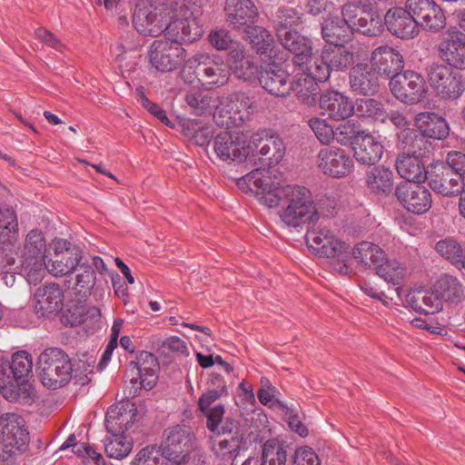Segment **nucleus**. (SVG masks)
<instances>
[{"label":"nucleus","mask_w":465,"mask_h":465,"mask_svg":"<svg viewBox=\"0 0 465 465\" xmlns=\"http://www.w3.org/2000/svg\"><path fill=\"white\" fill-rule=\"evenodd\" d=\"M238 184L260 195L261 203L273 208L282 203L281 220L289 227L314 224L319 219L311 191L305 186L283 184L282 175L257 168L242 176Z\"/></svg>","instance_id":"1"},{"label":"nucleus","mask_w":465,"mask_h":465,"mask_svg":"<svg viewBox=\"0 0 465 465\" xmlns=\"http://www.w3.org/2000/svg\"><path fill=\"white\" fill-rule=\"evenodd\" d=\"M197 14L198 0L140 3L135 7L133 24L143 35L156 37L164 33L167 37L195 41L203 33L196 20Z\"/></svg>","instance_id":"2"},{"label":"nucleus","mask_w":465,"mask_h":465,"mask_svg":"<svg viewBox=\"0 0 465 465\" xmlns=\"http://www.w3.org/2000/svg\"><path fill=\"white\" fill-rule=\"evenodd\" d=\"M32 368V357L25 351L15 352L11 361L6 357L0 356V393L5 400L25 403L32 401L34 390L25 381Z\"/></svg>","instance_id":"3"},{"label":"nucleus","mask_w":465,"mask_h":465,"mask_svg":"<svg viewBox=\"0 0 465 465\" xmlns=\"http://www.w3.org/2000/svg\"><path fill=\"white\" fill-rule=\"evenodd\" d=\"M254 98L244 92H234L219 100L213 120L220 127L240 126L251 119L256 110Z\"/></svg>","instance_id":"4"},{"label":"nucleus","mask_w":465,"mask_h":465,"mask_svg":"<svg viewBox=\"0 0 465 465\" xmlns=\"http://www.w3.org/2000/svg\"><path fill=\"white\" fill-rule=\"evenodd\" d=\"M39 377L43 385L56 390L72 378L73 364L69 356L59 348H47L38 358Z\"/></svg>","instance_id":"5"},{"label":"nucleus","mask_w":465,"mask_h":465,"mask_svg":"<svg viewBox=\"0 0 465 465\" xmlns=\"http://www.w3.org/2000/svg\"><path fill=\"white\" fill-rule=\"evenodd\" d=\"M167 38V40L153 41L148 50L150 64L161 73L173 72L183 64L186 58V52L181 42H191L183 38Z\"/></svg>","instance_id":"6"},{"label":"nucleus","mask_w":465,"mask_h":465,"mask_svg":"<svg viewBox=\"0 0 465 465\" xmlns=\"http://www.w3.org/2000/svg\"><path fill=\"white\" fill-rule=\"evenodd\" d=\"M195 68L185 67L182 72L183 80L193 84L196 82L210 86L221 87L225 85L231 76V67L222 59H212L209 56H202Z\"/></svg>","instance_id":"7"},{"label":"nucleus","mask_w":465,"mask_h":465,"mask_svg":"<svg viewBox=\"0 0 465 465\" xmlns=\"http://www.w3.org/2000/svg\"><path fill=\"white\" fill-rule=\"evenodd\" d=\"M164 436L161 450L165 455V459L176 465L184 463L196 449V437L189 426L170 427L165 430Z\"/></svg>","instance_id":"8"},{"label":"nucleus","mask_w":465,"mask_h":465,"mask_svg":"<svg viewBox=\"0 0 465 465\" xmlns=\"http://www.w3.org/2000/svg\"><path fill=\"white\" fill-rule=\"evenodd\" d=\"M406 138L412 140L410 144L411 149L407 154L403 153L399 155L396 162V169L398 173L406 180L405 183H418L424 182L429 175V171H426L420 157L425 154L422 152L428 149L427 141L422 137H417L411 131H407L405 134Z\"/></svg>","instance_id":"9"},{"label":"nucleus","mask_w":465,"mask_h":465,"mask_svg":"<svg viewBox=\"0 0 465 465\" xmlns=\"http://www.w3.org/2000/svg\"><path fill=\"white\" fill-rule=\"evenodd\" d=\"M46 241L42 231L31 230L25 241L20 262L24 272L30 282L39 281L44 273L45 261Z\"/></svg>","instance_id":"10"},{"label":"nucleus","mask_w":465,"mask_h":465,"mask_svg":"<svg viewBox=\"0 0 465 465\" xmlns=\"http://www.w3.org/2000/svg\"><path fill=\"white\" fill-rule=\"evenodd\" d=\"M390 89L393 96L407 104H416L421 102L426 95V87L423 77L412 71L402 70L394 74L390 81Z\"/></svg>","instance_id":"11"},{"label":"nucleus","mask_w":465,"mask_h":465,"mask_svg":"<svg viewBox=\"0 0 465 465\" xmlns=\"http://www.w3.org/2000/svg\"><path fill=\"white\" fill-rule=\"evenodd\" d=\"M428 79L430 87L440 99L456 100L465 91L462 76L444 64L432 65Z\"/></svg>","instance_id":"12"},{"label":"nucleus","mask_w":465,"mask_h":465,"mask_svg":"<svg viewBox=\"0 0 465 465\" xmlns=\"http://www.w3.org/2000/svg\"><path fill=\"white\" fill-rule=\"evenodd\" d=\"M30 441L29 431L25 419L15 412L0 416V445L26 451Z\"/></svg>","instance_id":"13"},{"label":"nucleus","mask_w":465,"mask_h":465,"mask_svg":"<svg viewBox=\"0 0 465 465\" xmlns=\"http://www.w3.org/2000/svg\"><path fill=\"white\" fill-rule=\"evenodd\" d=\"M54 254L45 262V268L54 276L72 273L82 259L81 249L64 239L54 241Z\"/></svg>","instance_id":"14"},{"label":"nucleus","mask_w":465,"mask_h":465,"mask_svg":"<svg viewBox=\"0 0 465 465\" xmlns=\"http://www.w3.org/2000/svg\"><path fill=\"white\" fill-rule=\"evenodd\" d=\"M276 36L281 45L293 54V64L299 69L312 60V42L308 37L287 26H279Z\"/></svg>","instance_id":"15"},{"label":"nucleus","mask_w":465,"mask_h":465,"mask_svg":"<svg viewBox=\"0 0 465 465\" xmlns=\"http://www.w3.org/2000/svg\"><path fill=\"white\" fill-rule=\"evenodd\" d=\"M308 247L320 257L343 256L349 249V245L340 241L328 229L313 227L309 229L305 235Z\"/></svg>","instance_id":"16"},{"label":"nucleus","mask_w":465,"mask_h":465,"mask_svg":"<svg viewBox=\"0 0 465 465\" xmlns=\"http://www.w3.org/2000/svg\"><path fill=\"white\" fill-rule=\"evenodd\" d=\"M317 166L324 175L332 178H343L352 172L354 163L351 157L344 150L331 146L319 151Z\"/></svg>","instance_id":"17"},{"label":"nucleus","mask_w":465,"mask_h":465,"mask_svg":"<svg viewBox=\"0 0 465 465\" xmlns=\"http://www.w3.org/2000/svg\"><path fill=\"white\" fill-rule=\"evenodd\" d=\"M395 195L400 203L414 214H424L431 208V193L420 183H401L396 187Z\"/></svg>","instance_id":"18"},{"label":"nucleus","mask_w":465,"mask_h":465,"mask_svg":"<svg viewBox=\"0 0 465 465\" xmlns=\"http://www.w3.org/2000/svg\"><path fill=\"white\" fill-rule=\"evenodd\" d=\"M428 181L430 187L443 196L460 194L464 189V182L456 175L445 163L437 162L430 164Z\"/></svg>","instance_id":"19"},{"label":"nucleus","mask_w":465,"mask_h":465,"mask_svg":"<svg viewBox=\"0 0 465 465\" xmlns=\"http://www.w3.org/2000/svg\"><path fill=\"white\" fill-rule=\"evenodd\" d=\"M224 12L229 26L238 31L254 25L259 17V10L251 0H226Z\"/></svg>","instance_id":"20"},{"label":"nucleus","mask_w":465,"mask_h":465,"mask_svg":"<svg viewBox=\"0 0 465 465\" xmlns=\"http://www.w3.org/2000/svg\"><path fill=\"white\" fill-rule=\"evenodd\" d=\"M251 143L255 146L257 153L262 157L268 166L277 165L285 155V144L283 140L270 131L263 130L253 134Z\"/></svg>","instance_id":"21"},{"label":"nucleus","mask_w":465,"mask_h":465,"mask_svg":"<svg viewBox=\"0 0 465 465\" xmlns=\"http://www.w3.org/2000/svg\"><path fill=\"white\" fill-rule=\"evenodd\" d=\"M158 361L153 353L140 352L136 361H132L127 373L133 384L139 383L141 387L149 391L153 388L157 381Z\"/></svg>","instance_id":"22"},{"label":"nucleus","mask_w":465,"mask_h":465,"mask_svg":"<svg viewBox=\"0 0 465 465\" xmlns=\"http://www.w3.org/2000/svg\"><path fill=\"white\" fill-rule=\"evenodd\" d=\"M213 151L224 162H242L249 155L250 147L240 136L224 131L214 136Z\"/></svg>","instance_id":"23"},{"label":"nucleus","mask_w":465,"mask_h":465,"mask_svg":"<svg viewBox=\"0 0 465 465\" xmlns=\"http://www.w3.org/2000/svg\"><path fill=\"white\" fill-rule=\"evenodd\" d=\"M371 66L377 75L386 78L392 77L403 69L404 59L398 50L388 45H381L372 52Z\"/></svg>","instance_id":"24"},{"label":"nucleus","mask_w":465,"mask_h":465,"mask_svg":"<svg viewBox=\"0 0 465 465\" xmlns=\"http://www.w3.org/2000/svg\"><path fill=\"white\" fill-rule=\"evenodd\" d=\"M349 84L352 93L357 95L371 96L379 92V78L367 64H355L349 74Z\"/></svg>","instance_id":"25"},{"label":"nucleus","mask_w":465,"mask_h":465,"mask_svg":"<svg viewBox=\"0 0 465 465\" xmlns=\"http://www.w3.org/2000/svg\"><path fill=\"white\" fill-rule=\"evenodd\" d=\"M387 29L400 38H413L419 33L416 20L410 14L408 8H391L384 16Z\"/></svg>","instance_id":"26"},{"label":"nucleus","mask_w":465,"mask_h":465,"mask_svg":"<svg viewBox=\"0 0 465 465\" xmlns=\"http://www.w3.org/2000/svg\"><path fill=\"white\" fill-rule=\"evenodd\" d=\"M440 57L450 66L465 69V34L450 32L439 45Z\"/></svg>","instance_id":"27"},{"label":"nucleus","mask_w":465,"mask_h":465,"mask_svg":"<svg viewBox=\"0 0 465 465\" xmlns=\"http://www.w3.org/2000/svg\"><path fill=\"white\" fill-rule=\"evenodd\" d=\"M320 107L331 118L341 121L353 114L355 106L351 100L338 91H326L320 99Z\"/></svg>","instance_id":"28"},{"label":"nucleus","mask_w":465,"mask_h":465,"mask_svg":"<svg viewBox=\"0 0 465 465\" xmlns=\"http://www.w3.org/2000/svg\"><path fill=\"white\" fill-rule=\"evenodd\" d=\"M35 310L41 317H48L62 309L64 292L56 283H51L38 288L34 296Z\"/></svg>","instance_id":"29"},{"label":"nucleus","mask_w":465,"mask_h":465,"mask_svg":"<svg viewBox=\"0 0 465 465\" xmlns=\"http://www.w3.org/2000/svg\"><path fill=\"white\" fill-rule=\"evenodd\" d=\"M259 81L262 86L272 95L286 96L291 93L289 74L275 64L261 72Z\"/></svg>","instance_id":"30"},{"label":"nucleus","mask_w":465,"mask_h":465,"mask_svg":"<svg viewBox=\"0 0 465 465\" xmlns=\"http://www.w3.org/2000/svg\"><path fill=\"white\" fill-rule=\"evenodd\" d=\"M415 122L422 134L420 137L424 140L425 137L442 140L449 135L450 127L447 121L435 113H420L416 116Z\"/></svg>","instance_id":"31"},{"label":"nucleus","mask_w":465,"mask_h":465,"mask_svg":"<svg viewBox=\"0 0 465 465\" xmlns=\"http://www.w3.org/2000/svg\"><path fill=\"white\" fill-rule=\"evenodd\" d=\"M433 288L442 307L443 303L458 304L465 299V290L462 283L451 275L444 274L440 276L434 283Z\"/></svg>","instance_id":"32"},{"label":"nucleus","mask_w":465,"mask_h":465,"mask_svg":"<svg viewBox=\"0 0 465 465\" xmlns=\"http://www.w3.org/2000/svg\"><path fill=\"white\" fill-rule=\"evenodd\" d=\"M135 416V409L126 411L122 405H112L105 415V429L110 435H124Z\"/></svg>","instance_id":"33"},{"label":"nucleus","mask_w":465,"mask_h":465,"mask_svg":"<svg viewBox=\"0 0 465 465\" xmlns=\"http://www.w3.org/2000/svg\"><path fill=\"white\" fill-rule=\"evenodd\" d=\"M383 154V145L371 134L361 135L354 148L355 159L367 165H374Z\"/></svg>","instance_id":"34"},{"label":"nucleus","mask_w":465,"mask_h":465,"mask_svg":"<svg viewBox=\"0 0 465 465\" xmlns=\"http://www.w3.org/2000/svg\"><path fill=\"white\" fill-rule=\"evenodd\" d=\"M406 302L411 309L425 314H434L442 310L441 303L434 288L433 291H411L406 295Z\"/></svg>","instance_id":"35"},{"label":"nucleus","mask_w":465,"mask_h":465,"mask_svg":"<svg viewBox=\"0 0 465 465\" xmlns=\"http://www.w3.org/2000/svg\"><path fill=\"white\" fill-rule=\"evenodd\" d=\"M393 173L389 168L376 166L365 173L364 181L371 193L387 195L393 189Z\"/></svg>","instance_id":"36"},{"label":"nucleus","mask_w":465,"mask_h":465,"mask_svg":"<svg viewBox=\"0 0 465 465\" xmlns=\"http://www.w3.org/2000/svg\"><path fill=\"white\" fill-rule=\"evenodd\" d=\"M322 57L331 71H343L354 61L353 53L344 45H329L322 49Z\"/></svg>","instance_id":"37"},{"label":"nucleus","mask_w":465,"mask_h":465,"mask_svg":"<svg viewBox=\"0 0 465 465\" xmlns=\"http://www.w3.org/2000/svg\"><path fill=\"white\" fill-rule=\"evenodd\" d=\"M292 89L297 98L307 105L315 104L320 86L316 80L302 72L297 74L294 80L291 82Z\"/></svg>","instance_id":"38"},{"label":"nucleus","mask_w":465,"mask_h":465,"mask_svg":"<svg viewBox=\"0 0 465 465\" xmlns=\"http://www.w3.org/2000/svg\"><path fill=\"white\" fill-rule=\"evenodd\" d=\"M354 259L364 267H373L375 270L385 261L384 251L377 244L361 242L352 250Z\"/></svg>","instance_id":"39"},{"label":"nucleus","mask_w":465,"mask_h":465,"mask_svg":"<svg viewBox=\"0 0 465 465\" xmlns=\"http://www.w3.org/2000/svg\"><path fill=\"white\" fill-rule=\"evenodd\" d=\"M353 32L341 17H332L325 21L322 26L323 39L330 45H343L348 42Z\"/></svg>","instance_id":"40"},{"label":"nucleus","mask_w":465,"mask_h":465,"mask_svg":"<svg viewBox=\"0 0 465 465\" xmlns=\"http://www.w3.org/2000/svg\"><path fill=\"white\" fill-rule=\"evenodd\" d=\"M377 274L388 283L396 286L393 291L400 297L401 292V283L405 278L406 269L396 259H388L382 262L376 270Z\"/></svg>","instance_id":"41"},{"label":"nucleus","mask_w":465,"mask_h":465,"mask_svg":"<svg viewBox=\"0 0 465 465\" xmlns=\"http://www.w3.org/2000/svg\"><path fill=\"white\" fill-rule=\"evenodd\" d=\"M246 39L252 47L259 54H271L274 46V38L265 27L260 25H250L245 30Z\"/></svg>","instance_id":"42"},{"label":"nucleus","mask_w":465,"mask_h":465,"mask_svg":"<svg viewBox=\"0 0 465 465\" xmlns=\"http://www.w3.org/2000/svg\"><path fill=\"white\" fill-rule=\"evenodd\" d=\"M223 415L224 407L223 404H218L212 408L207 413V428L217 435H227V437H230L235 433L233 430L236 429V422L230 418H226L223 420Z\"/></svg>","instance_id":"43"},{"label":"nucleus","mask_w":465,"mask_h":465,"mask_svg":"<svg viewBox=\"0 0 465 465\" xmlns=\"http://www.w3.org/2000/svg\"><path fill=\"white\" fill-rule=\"evenodd\" d=\"M383 30V23L381 17L373 11L371 5H365L361 15L357 20L354 31H358L362 35L369 36H376Z\"/></svg>","instance_id":"44"},{"label":"nucleus","mask_w":465,"mask_h":465,"mask_svg":"<svg viewBox=\"0 0 465 465\" xmlns=\"http://www.w3.org/2000/svg\"><path fill=\"white\" fill-rule=\"evenodd\" d=\"M353 114L360 118H368L384 123L387 120V112L382 103L374 98H359L353 104Z\"/></svg>","instance_id":"45"},{"label":"nucleus","mask_w":465,"mask_h":465,"mask_svg":"<svg viewBox=\"0 0 465 465\" xmlns=\"http://www.w3.org/2000/svg\"><path fill=\"white\" fill-rule=\"evenodd\" d=\"M242 436L238 431H235L233 435L215 441L213 450L216 457L223 460H235L242 448Z\"/></svg>","instance_id":"46"},{"label":"nucleus","mask_w":465,"mask_h":465,"mask_svg":"<svg viewBox=\"0 0 465 465\" xmlns=\"http://www.w3.org/2000/svg\"><path fill=\"white\" fill-rule=\"evenodd\" d=\"M133 440L126 435H110L104 440V451L110 458L121 460L132 451Z\"/></svg>","instance_id":"47"},{"label":"nucleus","mask_w":465,"mask_h":465,"mask_svg":"<svg viewBox=\"0 0 465 465\" xmlns=\"http://www.w3.org/2000/svg\"><path fill=\"white\" fill-rule=\"evenodd\" d=\"M286 451L276 440H267L262 447V465H285Z\"/></svg>","instance_id":"48"},{"label":"nucleus","mask_w":465,"mask_h":465,"mask_svg":"<svg viewBox=\"0 0 465 465\" xmlns=\"http://www.w3.org/2000/svg\"><path fill=\"white\" fill-rule=\"evenodd\" d=\"M165 455L161 448L147 446L142 449L133 460V465H163Z\"/></svg>","instance_id":"49"},{"label":"nucleus","mask_w":465,"mask_h":465,"mask_svg":"<svg viewBox=\"0 0 465 465\" xmlns=\"http://www.w3.org/2000/svg\"><path fill=\"white\" fill-rule=\"evenodd\" d=\"M446 25V17L441 7L438 5L426 13L424 18L419 22V26L425 30L439 32Z\"/></svg>","instance_id":"50"},{"label":"nucleus","mask_w":465,"mask_h":465,"mask_svg":"<svg viewBox=\"0 0 465 465\" xmlns=\"http://www.w3.org/2000/svg\"><path fill=\"white\" fill-rule=\"evenodd\" d=\"M95 272L90 265L81 264L80 272L76 275L74 289L77 292L86 296L95 284Z\"/></svg>","instance_id":"51"},{"label":"nucleus","mask_w":465,"mask_h":465,"mask_svg":"<svg viewBox=\"0 0 465 465\" xmlns=\"http://www.w3.org/2000/svg\"><path fill=\"white\" fill-rule=\"evenodd\" d=\"M300 70L308 76L312 77L318 83L327 81L331 72L330 66L324 62L322 55L314 58L313 63H312V61L309 62L302 69Z\"/></svg>","instance_id":"52"},{"label":"nucleus","mask_w":465,"mask_h":465,"mask_svg":"<svg viewBox=\"0 0 465 465\" xmlns=\"http://www.w3.org/2000/svg\"><path fill=\"white\" fill-rule=\"evenodd\" d=\"M18 230V222L15 212L8 205L0 207V235L9 237Z\"/></svg>","instance_id":"53"},{"label":"nucleus","mask_w":465,"mask_h":465,"mask_svg":"<svg viewBox=\"0 0 465 465\" xmlns=\"http://www.w3.org/2000/svg\"><path fill=\"white\" fill-rule=\"evenodd\" d=\"M216 381V388L210 389L206 392H204L199 399L198 407L202 412H203L206 416L210 406L218 400L223 392H225V381L219 375L215 377Z\"/></svg>","instance_id":"54"},{"label":"nucleus","mask_w":465,"mask_h":465,"mask_svg":"<svg viewBox=\"0 0 465 465\" xmlns=\"http://www.w3.org/2000/svg\"><path fill=\"white\" fill-rule=\"evenodd\" d=\"M369 3L360 1H348L341 7V20L353 31L357 20L361 15L363 7Z\"/></svg>","instance_id":"55"},{"label":"nucleus","mask_w":465,"mask_h":465,"mask_svg":"<svg viewBox=\"0 0 465 465\" xmlns=\"http://www.w3.org/2000/svg\"><path fill=\"white\" fill-rule=\"evenodd\" d=\"M309 126L322 143L328 144L333 140V129L327 120L319 117L312 118L309 120Z\"/></svg>","instance_id":"56"},{"label":"nucleus","mask_w":465,"mask_h":465,"mask_svg":"<svg viewBox=\"0 0 465 465\" xmlns=\"http://www.w3.org/2000/svg\"><path fill=\"white\" fill-rule=\"evenodd\" d=\"M187 104L193 114L202 115L211 112V98L200 92H190L185 95Z\"/></svg>","instance_id":"57"},{"label":"nucleus","mask_w":465,"mask_h":465,"mask_svg":"<svg viewBox=\"0 0 465 465\" xmlns=\"http://www.w3.org/2000/svg\"><path fill=\"white\" fill-rule=\"evenodd\" d=\"M437 252L452 264L459 262V253H461V245L454 239L441 240L436 244Z\"/></svg>","instance_id":"58"},{"label":"nucleus","mask_w":465,"mask_h":465,"mask_svg":"<svg viewBox=\"0 0 465 465\" xmlns=\"http://www.w3.org/2000/svg\"><path fill=\"white\" fill-rule=\"evenodd\" d=\"M355 124L346 122L341 124L333 130V140L341 145H348L359 135Z\"/></svg>","instance_id":"59"},{"label":"nucleus","mask_w":465,"mask_h":465,"mask_svg":"<svg viewBox=\"0 0 465 465\" xmlns=\"http://www.w3.org/2000/svg\"><path fill=\"white\" fill-rule=\"evenodd\" d=\"M405 5L411 16L416 20L418 26L426 13L438 5L434 0H407Z\"/></svg>","instance_id":"60"},{"label":"nucleus","mask_w":465,"mask_h":465,"mask_svg":"<svg viewBox=\"0 0 465 465\" xmlns=\"http://www.w3.org/2000/svg\"><path fill=\"white\" fill-rule=\"evenodd\" d=\"M209 41L217 50H227L235 43L232 38L231 33L224 28H216L210 32Z\"/></svg>","instance_id":"61"},{"label":"nucleus","mask_w":465,"mask_h":465,"mask_svg":"<svg viewBox=\"0 0 465 465\" xmlns=\"http://www.w3.org/2000/svg\"><path fill=\"white\" fill-rule=\"evenodd\" d=\"M447 167L460 177L462 181L465 180V153L460 151H450L446 157Z\"/></svg>","instance_id":"62"},{"label":"nucleus","mask_w":465,"mask_h":465,"mask_svg":"<svg viewBox=\"0 0 465 465\" xmlns=\"http://www.w3.org/2000/svg\"><path fill=\"white\" fill-rule=\"evenodd\" d=\"M293 465H321V461L312 448L303 446L296 450Z\"/></svg>","instance_id":"63"},{"label":"nucleus","mask_w":465,"mask_h":465,"mask_svg":"<svg viewBox=\"0 0 465 465\" xmlns=\"http://www.w3.org/2000/svg\"><path fill=\"white\" fill-rule=\"evenodd\" d=\"M26 451L15 450L12 448H4L0 451V465H21L23 455Z\"/></svg>","instance_id":"64"}]
</instances>
